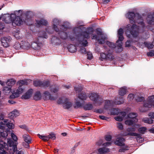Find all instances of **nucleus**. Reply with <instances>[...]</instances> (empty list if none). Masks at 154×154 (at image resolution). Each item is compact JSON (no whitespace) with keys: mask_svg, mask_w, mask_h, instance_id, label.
Wrapping results in <instances>:
<instances>
[{"mask_svg":"<svg viewBox=\"0 0 154 154\" xmlns=\"http://www.w3.org/2000/svg\"><path fill=\"white\" fill-rule=\"evenodd\" d=\"M43 99L45 100H55L57 97H54L52 96L50 93L48 91H45L44 92L42 95Z\"/></svg>","mask_w":154,"mask_h":154,"instance_id":"nucleus-15","label":"nucleus"},{"mask_svg":"<svg viewBox=\"0 0 154 154\" xmlns=\"http://www.w3.org/2000/svg\"><path fill=\"white\" fill-rule=\"evenodd\" d=\"M83 107L85 110H91L93 108V106L91 104L88 103L85 105Z\"/></svg>","mask_w":154,"mask_h":154,"instance_id":"nucleus-35","label":"nucleus"},{"mask_svg":"<svg viewBox=\"0 0 154 154\" xmlns=\"http://www.w3.org/2000/svg\"><path fill=\"white\" fill-rule=\"evenodd\" d=\"M42 82L39 80L35 81L33 82V85L36 87L42 86Z\"/></svg>","mask_w":154,"mask_h":154,"instance_id":"nucleus-43","label":"nucleus"},{"mask_svg":"<svg viewBox=\"0 0 154 154\" xmlns=\"http://www.w3.org/2000/svg\"><path fill=\"white\" fill-rule=\"evenodd\" d=\"M146 128L145 127H143L139 128L138 129V132L142 134H144L146 130Z\"/></svg>","mask_w":154,"mask_h":154,"instance_id":"nucleus-41","label":"nucleus"},{"mask_svg":"<svg viewBox=\"0 0 154 154\" xmlns=\"http://www.w3.org/2000/svg\"><path fill=\"white\" fill-rule=\"evenodd\" d=\"M74 89L75 91H76V93H77V92H79L81 91L82 90V88L81 86H79L77 87H75Z\"/></svg>","mask_w":154,"mask_h":154,"instance_id":"nucleus-54","label":"nucleus"},{"mask_svg":"<svg viewBox=\"0 0 154 154\" xmlns=\"http://www.w3.org/2000/svg\"><path fill=\"white\" fill-rule=\"evenodd\" d=\"M90 99L94 101L95 103L98 104L99 105L102 103V99L100 97L98 94L96 93H91L90 96Z\"/></svg>","mask_w":154,"mask_h":154,"instance_id":"nucleus-14","label":"nucleus"},{"mask_svg":"<svg viewBox=\"0 0 154 154\" xmlns=\"http://www.w3.org/2000/svg\"><path fill=\"white\" fill-rule=\"evenodd\" d=\"M52 42L55 43L57 44H59L61 43V41L60 39L56 37H54L51 39Z\"/></svg>","mask_w":154,"mask_h":154,"instance_id":"nucleus-36","label":"nucleus"},{"mask_svg":"<svg viewBox=\"0 0 154 154\" xmlns=\"http://www.w3.org/2000/svg\"><path fill=\"white\" fill-rule=\"evenodd\" d=\"M50 90L51 92L55 93L58 91V88L55 85H52L50 87Z\"/></svg>","mask_w":154,"mask_h":154,"instance_id":"nucleus-37","label":"nucleus"},{"mask_svg":"<svg viewBox=\"0 0 154 154\" xmlns=\"http://www.w3.org/2000/svg\"><path fill=\"white\" fill-rule=\"evenodd\" d=\"M69 51L71 53H74L76 51L77 49L76 47L74 45H69L68 47Z\"/></svg>","mask_w":154,"mask_h":154,"instance_id":"nucleus-30","label":"nucleus"},{"mask_svg":"<svg viewBox=\"0 0 154 154\" xmlns=\"http://www.w3.org/2000/svg\"><path fill=\"white\" fill-rule=\"evenodd\" d=\"M87 96L85 93H81L78 95L79 98L82 100H85L87 98Z\"/></svg>","mask_w":154,"mask_h":154,"instance_id":"nucleus-39","label":"nucleus"},{"mask_svg":"<svg viewBox=\"0 0 154 154\" xmlns=\"http://www.w3.org/2000/svg\"><path fill=\"white\" fill-rule=\"evenodd\" d=\"M144 99V98L143 97L138 96L137 98H135L136 100L138 102H141Z\"/></svg>","mask_w":154,"mask_h":154,"instance_id":"nucleus-53","label":"nucleus"},{"mask_svg":"<svg viewBox=\"0 0 154 154\" xmlns=\"http://www.w3.org/2000/svg\"><path fill=\"white\" fill-rule=\"evenodd\" d=\"M31 80L29 79L22 80L18 81L17 82V84H19L20 86L16 92L14 91L12 93V94L10 96L11 98H14L18 97L20 94H22L24 90V88L22 87V86L24 85H28L29 82H30Z\"/></svg>","mask_w":154,"mask_h":154,"instance_id":"nucleus-5","label":"nucleus"},{"mask_svg":"<svg viewBox=\"0 0 154 154\" xmlns=\"http://www.w3.org/2000/svg\"><path fill=\"white\" fill-rule=\"evenodd\" d=\"M38 37L34 38L33 37L31 36L28 39L27 42H25L23 43V45L22 47L23 49H28L32 46L33 44L35 43V46H40L42 43L43 38H47V36L46 33L44 32H40L38 35Z\"/></svg>","mask_w":154,"mask_h":154,"instance_id":"nucleus-3","label":"nucleus"},{"mask_svg":"<svg viewBox=\"0 0 154 154\" xmlns=\"http://www.w3.org/2000/svg\"><path fill=\"white\" fill-rule=\"evenodd\" d=\"M42 96L40 91L36 92L34 94L33 99L35 100H38L41 99Z\"/></svg>","mask_w":154,"mask_h":154,"instance_id":"nucleus-27","label":"nucleus"},{"mask_svg":"<svg viewBox=\"0 0 154 154\" xmlns=\"http://www.w3.org/2000/svg\"><path fill=\"white\" fill-rule=\"evenodd\" d=\"M5 125L2 122H0V128L4 129L5 128Z\"/></svg>","mask_w":154,"mask_h":154,"instance_id":"nucleus-63","label":"nucleus"},{"mask_svg":"<svg viewBox=\"0 0 154 154\" xmlns=\"http://www.w3.org/2000/svg\"><path fill=\"white\" fill-rule=\"evenodd\" d=\"M58 101V103L59 104L63 103V107L65 109H69L72 106L71 103L69 101L68 99L66 98L65 100V101L63 102L62 100L60 99Z\"/></svg>","mask_w":154,"mask_h":154,"instance_id":"nucleus-20","label":"nucleus"},{"mask_svg":"<svg viewBox=\"0 0 154 154\" xmlns=\"http://www.w3.org/2000/svg\"><path fill=\"white\" fill-rule=\"evenodd\" d=\"M125 140V139L123 138H117V139L114 142V143L118 146H123L125 145L124 142Z\"/></svg>","mask_w":154,"mask_h":154,"instance_id":"nucleus-24","label":"nucleus"},{"mask_svg":"<svg viewBox=\"0 0 154 154\" xmlns=\"http://www.w3.org/2000/svg\"><path fill=\"white\" fill-rule=\"evenodd\" d=\"M118 35L119 37V39L116 42V45H118L117 46L118 47V49L119 50L116 51V52L117 53L120 52L122 51V41L124 39V37L123 35Z\"/></svg>","mask_w":154,"mask_h":154,"instance_id":"nucleus-17","label":"nucleus"},{"mask_svg":"<svg viewBox=\"0 0 154 154\" xmlns=\"http://www.w3.org/2000/svg\"><path fill=\"white\" fill-rule=\"evenodd\" d=\"M105 139L107 141H109L112 139V137L110 135H107L105 136Z\"/></svg>","mask_w":154,"mask_h":154,"instance_id":"nucleus-57","label":"nucleus"},{"mask_svg":"<svg viewBox=\"0 0 154 154\" xmlns=\"http://www.w3.org/2000/svg\"><path fill=\"white\" fill-rule=\"evenodd\" d=\"M14 16L15 15L12 14H11L10 15H5L2 18V20L6 23H12L13 19Z\"/></svg>","mask_w":154,"mask_h":154,"instance_id":"nucleus-18","label":"nucleus"},{"mask_svg":"<svg viewBox=\"0 0 154 154\" xmlns=\"http://www.w3.org/2000/svg\"><path fill=\"white\" fill-rule=\"evenodd\" d=\"M137 114L135 113H130L127 115V118L129 119L125 121V123L128 125H131L138 122L137 118ZM127 118V117H126Z\"/></svg>","mask_w":154,"mask_h":154,"instance_id":"nucleus-9","label":"nucleus"},{"mask_svg":"<svg viewBox=\"0 0 154 154\" xmlns=\"http://www.w3.org/2000/svg\"><path fill=\"white\" fill-rule=\"evenodd\" d=\"M123 29L120 28L118 31V35H123Z\"/></svg>","mask_w":154,"mask_h":154,"instance_id":"nucleus-62","label":"nucleus"},{"mask_svg":"<svg viewBox=\"0 0 154 154\" xmlns=\"http://www.w3.org/2000/svg\"><path fill=\"white\" fill-rule=\"evenodd\" d=\"M135 130V128L133 127L128 128L126 130L128 132H134Z\"/></svg>","mask_w":154,"mask_h":154,"instance_id":"nucleus-51","label":"nucleus"},{"mask_svg":"<svg viewBox=\"0 0 154 154\" xmlns=\"http://www.w3.org/2000/svg\"><path fill=\"white\" fill-rule=\"evenodd\" d=\"M36 25L39 26L41 25L46 26L48 24L47 21L43 19H41L40 20H36Z\"/></svg>","mask_w":154,"mask_h":154,"instance_id":"nucleus-25","label":"nucleus"},{"mask_svg":"<svg viewBox=\"0 0 154 154\" xmlns=\"http://www.w3.org/2000/svg\"><path fill=\"white\" fill-rule=\"evenodd\" d=\"M80 52L83 54H85L87 53V51L85 48L84 47H82L80 48Z\"/></svg>","mask_w":154,"mask_h":154,"instance_id":"nucleus-52","label":"nucleus"},{"mask_svg":"<svg viewBox=\"0 0 154 154\" xmlns=\"http://www.w3.org/2000/svg\"><path fill=\"white\" fill-rule=\"evenodd\" d=\"M146 20L148 24L154 25V13H149L148 14Z\"/></svg>","mask_w":154,"mask_h":154,"instance_id":"nucleus-19","label":"nucleus"},{"mask_svg":"<svg viewBox=\"0 0 154 154\" xmlns=\"http://www.w3.org/2000/svg\"><path fill=\"white\" fill-rule=\"evenodd\" d=\"M16 82V81L13 79H10L8 80L6 84L8 85V87H5L3 89V91L5 94H8L11 92V87L14 85Z\"/></svg>","mask_w":154,"mask_h":154,"instance_id":"nucleus-10","label":"nucleus"},{"mask_svg":"<svg viewBox=\"0 0 154 154\" xmlns=\"http://www.w3.org/2000/svg\"><path fill=\"white\" fill-rule=\"evenodd\" d=\"M96 32L98 36L96 35H93L92 38L96 39L100 44L104 43L107 38L106 36L103 33L101 30L100 29H96Z\"/></svg>","mask_w":154,"mask_h":154,"instance_id":"nucleus-6","label":"nucleus"},{"mask_svg":"<svg viewBox=\"0 0 154 154\" xmlns=\"http://www.w3.org/2000/svg\"><path fill=\"white\" fill-rule=\"evenodd\" d=\"M48 136L49 138V140L50 139L54 140L56 138L55 135L53 133H51L48 135Z\"/></svg>","mask_w":154,"mask_h":154,"instance_id":"nucleus-46","label":"nucleus"},{"mask_svg":"<svg viewBox=\"0 0 154 154\" xmlns=\"http://www.w3.org/2000/svg\"><path fill=\"white\" fill-rule=\"evenodd\" d=\"M143 44L146 47H147L149 49H151L152 48L153 46H154L153 45L152 43V44H151L147 42H144Z\"/></svg>","mask_w":154,"mask_h":154,"instance_id":"nucleus-45","label":"nucleus"},{"mask_svg":"<svg viewBox=\"0 0 154 154\" xmlns=\"http://www.w3.org/2000/svg\"><path fill=\"white\" fill-rule=\"evenodd\" d=\"M38 135L40 139H42L44 141H46L49 140L48 136L41 135L39 134H38Z\"/></svg>","mask_w":154,"mask_h":154,"instance_id":"nucleus-38","label":"nucleus"},{"mask_svg":"<svg viewBox=\"0 0 154 154\" xmlns=\"http://www.w3.org/2000/svg\"><path fill=\"white\" fill-rule=\"evenodd\" d=\"M117 127L120 130H122L123 128V126L122 124L120 122H118L117 123Z\"/></svg>","mask_w":154,"mask_h":154,"instance_id":"nucleus-58","label":"nucleus"},{"mask_svg":"<svg viewBox=\"0 0 154 154\" xmlns=\"http://www.w3.org/2000/svg\"><path fill=\"white\" fill-rule=\"evenodd\" d=\"M152 106L154 107V95L148 97V100L144 103L143 107L140 109V111L143 112H146Z\"/></svg>","mask_w":154,"mask_h":154,"instance_id":"nucleus-7","label":"nucleus"},{"mask_svg":"<svg viewBox=\"0 0 154 154\" xmlns=\"http://www.w3.org/2000/svg\"><path fill=\"white\" fill-rule=\"evenodd\" d=\"M147 55L148 56L153 57L154 56V51L152 50L150 52L147 53Z\"/></svg>","mask_w":154,"mask_h":154,"instance_id":"nucleus-56","label":"nucleus"},{"mask_svg":"<svg viewBox=\"0 0 154 154\" xmlns=\"http://www.w3.org/2000/svg\"><path fill=\"white\" fill-rule=\"evenodd\" d=\"M20 31L19 30L17 31V32L16 33H15L14 35V37L17 39L20 38V36H19Z\"/></svg>","mask_w":154,"mask_h":154,"instance_id":"nucleus-61","label":"nucleus"},{"mask_svg":"<svg viewBox=\"0 0 154 154\" xmlns=\"http://www.w3.org/2000/svg\"><path fill=\"white\" fill-rule=\"evenodd\" d=\"M149 116L152 119L154 118V112H150L149 114Z\"/></svg>","mask_w":154,"mask_h":154,"instance_id":"nucleus-64","label":"nucleus"},{"mask_svg":"<svg viewBox=\"0 0 154 154\" xmlns=\"http://www.w3.org/2000/svg\"><path fill=\"white\" fill-rule=\"evenodd\" d=\"M126 88L124 87L121 88L119 90V94L121 96L124 95L126 93Z\"/></svg>","mask_w":154,"mask_h":154,"instance_id":"nucleus-34","label":"nucleus"},{"mask_svg":"<svg viewBox=\"0 0 154 154\" xmlns=\"http://www.w3.org/2000/svg\"><path fill=\"white\" fill-rule=\"evenodd\" d=\"M33 93V90L30 89L22 96L21 98L25 100L28 99L32 96Z\"/></svg>","mask_w":154,"mask_h":154,"instance_id":"nucleus-21","label":"nucleus"},{"mask_svg":"<svg viewBox=\"0 0 154 154\" xmlns=\"http://www.w3.org/2000/svg\"><path fill=\"white\" fill-rule=\"evenodd\" d=\"M137 134L136 135H133L136 137L137 141L139 143H142L143 140V139L141 135L139 134L136 133Z\"/></svg>","mask_w":154,"mask_h":154,"instance_id":"nucleus-33","label":"nucleus"},{"mask_svg":"<svg viewBox=\"0 0 154 154\" xmlns=\"http://www.w3.org/2000/svg\"><path fill=\"white\" fill-rule=\"evenodd\" d=\"M22 45H21L19 43L16 42L14 46V48L16 50H18L22 48Z\"/></svg>","mask_w":154,"mask_h":154,"instance_id":"nucleus-44","label":"nucleus"},{"mask_svg":"<svg viewBox=\"0 0 154 154\" xmlns=\"http://www.w3.org/2000/svg\"><path fill=\"white\" fill-rule=\"evenodd\" d=\"M84 103H81L79 101H76L74 105V107L75 109H77L81 107L84 104Z\"/></svg>","mask_w":154,"mask_h":154,"instance_id":"nucleus-40","label":"nucleus"},{"mask_svg":"<svg viewBox=\"0 0 154 154\" xmlns=\"http://www.w3.org/2000/svg\"><path fill=\"white\" fill-rule=\"evenodd\" d=\"M106 44L110 48H116V51H117L119 50L118 49V47L117 46L118 45H115L113 43L109 41H106Z\"/></svg>","mask_w":154,"mask_h":154,"instance_id":"nucleus-28","label":"nucleus"},{"mask_svg":"<svg viewBox=\"0 0 154 154\" xmlns=\"http://www.w3.org/2000/svg\"><path fill=\"white\" fill-rule=\"evenodd\" d=\"M111 114L112 115H119L115 117V119L117 121H122L123 119L125 117L126 113L124 112H120V110L119 109H112L110 111Z\"/></svg>","mask_w":154,"mask_h":154,"instance_id":"nucleus-8","label":"nucleus"},{"mask_svg":"<svg viewBox=\"0 0 154 154\" xmlns=\"http://www.w3.org/2000/svg\"><path fill=\"white\" fill-rule=\"evenodd\" d=\"M100 58L101 60H112L114 58L112 53L110 50L105 51L104 53H102L100 54Z\"/></svg>","mask_w":154,"mask_h":154,"instance_id":"nucleus-12","label":"nucleus"},{"mask_svg":"<svg viewBox=\"0 0 154 154\" xmlns=\"http://www.w3.org/2000/svg\"><path fill=\"white\" fill-rule=\"evenodd\" d=\"M1 135L3 137H6L8 136V134L6 131H3L1 132Z\"/></svg>","mask_w":154,"mask_h":154,"instance_id":"nucleus-59","label":"nucleus"},{"mask_svg":"<svg viewBox=\"0 0 154 154\" xmlns=\"http://www.w3.org/2000/svg\"><path fill=\"white\" fill-rule=\"evenodd\" d=\"M136 134H136V133L128 132V133H124L122 135L125 136H126L128 135L133 136V135H136Z\"/></svg>","mask_w":154,"mask_h":154,"instance_id":"nucleus-48","label":"nucleus"},{"mask_svg":"<svg viewBox=\"0 0 154 154\" xmlns=\"http://www.w3.org/2000/svg\"><path fill=\"white\" fill-rule=\"evenodd\" d=\"M23 137L24 141L27 144L31 143V139L30 137L28 134H25L23 135Z\"/></svg>","mask_w":154,"mask_h":154,"instance_id":"nucleus-26","label":"nucleus"},{"mask_svg":"<svg viewBox=\"0 0 154 154\" xmlns=\"http://www.w3.org/2000/svg\"><path fill=\"white\" fill-rule=\"evenodd\" d=\"M20 115L19 112L16 109H14L9 114V117L11 119L16 117Z\"/></svg>","mask_w":154,"mask_h":154,"instance_id":"nucleus-23","label":"nucleus"},{"mask_svg":"<svg viewBox=\"0 0 154 154\" xmlns=\"http://www.w3.org/2000/svg\"><path fill=\"white\" fill-rule=\"evenodd\" d=\"M23 11L22 10H19L18 11H14L13 13L11 14H12L15 15L14 18L15 17H20V16H21L23 14Z\"/></svg>","mask_w":154,"mask_h":154,"instance_id":"nucleus-32","label":"nucleus"},{"mask_svg":"<svg viewBox=\"0 0 154 154\" xmlns=\"http://www.w3.org/2000/svg\"><path fill=\"white\" fill-rule=\"evenodd\" d=\"M143 121L145 123L149 124H152L153 122V120L152 119H149L147 118H146L143 119Z\"/></svg>","mask_w":154,"mask_h":154,"instance_id":"nucleus-42","label":"nucleus"},{"mask_svg":"<svg viewBox=\"0 0 154 154\" xmlns=\"http://www.w3.org/2000/svg\"><path fill=\"white\" fill-rule=\"evenodd\" d=\"M90 33H88L87 32H82L81 35H80V38H83L82 40H80L79 41V43L84 47L86 46L87 45L88 42L86 39H88L89 37V35Z\"/></svg>","mask_w":154,"mask_h":154,"instance_id":"nucleus-13","label":"nucleus"},{"mask_svg":"<svg viewBox=\"0 0 154 154\" xmlns=\"http://www.w3.org/2000/svg\"><path fill=\"white\" fill-rule=\"evenodd\" d=\"M98 151L100 154H102L109 152V149L108 148L103 147L99 149Z\"/></svg>","mask_w":154,"mask_h":154,"instance_id":"nucleus-29","label":"nucleus"},{"mask_svg":"<svg viewBox=\"0 0 154 154\" xmlns=\"http://www.w3.org/2000/svg\"><path fill=\"white\" fill-rule=\"evenodd\" d=\"M11 40V38L10 37L2 38L1 39V41L2 45L5 47H7L9 46V42Z\"/></svg>","mask_w":154,"mask_h":154,"instance_id":"nucleus-16","label":"nucleus"},{"mask_svg":"<svg viewBox=\"0 0 154 154\" xmlns=\"http://www.w3.org/2000/svg\"><path fill=\"white\" fill-rule=\"evenodd\" d=\"M60 21L57 19L55 18L53 20V28L57 32H58V37H60L63 39H65L67 38V34L65 31L68 30L69 28L62 25L61 26L60 31L57 28V26L59 25Z\"/></svg>","mask_w":154,"mask_h":154,"instance_id":"nucleus-4","label":"nucleus"},{"mask_svg":"<svg viewBox=\"0 0 154 154\" xmlns=\"http://www.w3.org/2000/svg\"><path fill=\"white\" fill-rule=\"evenodd\" d=\"M8 120L5 119L4 121V122L6 123V124L7 127L9 128L13 129L14 127V125L12 123L8 122Z\"/></svg>","mask_w":154,"mask_h":154,"instance_id":"nucleus-31","label":"nucleus"},{"mask_svg":"<svg viewBox=\"0 0 154 154\" xmlns=\"http://www.w3.org/2000/svg\"><path fill=\"white\" fill-rule=\"evenodd\" d=\"M12 22V25L14 26H20L22 24L23 22H25L29 25L31 24L30 23H28V21H30L31 20L30 19H25V20H23L22 18L19 17H15L13 18Z\"/></svg>","mask_w":154,"mask_h":154,"instance_id":"nucleus-11","label":"nucleus"},{"mask_svg":"<svg viewBox=\"0 0 154 154\" xmlns=\"http://www.w3.org/2000/svg\"><path fill=\"white\" fill-rule=\"evenodd\" d=\"M11 136L14 142L10 139H8V145L3 141H0V154H14L17 149L18 139L13 133H11Z\"/></svg>","mask_w":154,"mask_h":154,"instance_id":"nucleus-2","label":"nucleus"},{"mask_svg":"<svg viewBox=\"0 0 154 154\" xmlns=\"http://www.w3.org/2000/svg\"><path fill=\"white\" fill-rule=\"evenodd\" d=\"M88 59L91 60L92 58V54L90 52H88L87 53Z\"/></svg>","mask_w":154,"mask_h":154,"instance_id":"nucleus-60","label":"nucleus"},{"mask_svg":"<svg viewBox=\"0 0 154 154\" xmlns=\"http://www.w3.org/2000/svg\"><path fill=\"white\" fill-rule=\"evenodd\" d=\"M74 34L76 35L77 33H78L81 31V29L79 27H75L73 29Z\"/></svg>","mask_w":154,"mask_h":154,"instance_id":"nucleus-49","label":"nucleus"},{"mask_svg":"<svg viewBox=\"0 0 154 154\" xmlns=\"http://www.w3.org/2000/svg\"><path fill=\"white\" fill-rule=\"evenodd\" d=\"M125 16L129 19L131 23H137L138 25V26L134 24L131 26L130 24H128L126 27L127 36L129 38L131 36L133 37L131 42H135L139 39L137 37L139 32H141V30L143 31L146 27L142 17L139 14H135L132 12H128L126 14Z\"/></svg>","mask_w":154,"mask_h":154,"instance_id":"nucleus-1","label":"nucleus"},{"mask_svg":"<svg viewBox=\"0 0 154 154\" xmlns=\"http://www.w3.org/2000/svg\"><path fill=\"white\" fill-rule=\"evenodd\" d=\"M99 117L100 119L103 120H106L107 121H109L110 120V117H107L103 116H99Z\"/></svg>","mask_w":154,"mask_h":154,"instance_id":"nucleus-47","label":"nucleus"},{"mask_svg":"<svg viewBox=\"0 0 154 154\" xmlns=\"http://www.w3.org/2000/svg\"><path fill=\"white\" fill-rule=\"evenodd\" d=\"M134 97V95L133 94H130L128 96V100L129 101L133 100Z\"/></svg>","mask_w":154,"mask_h":154,"instance_id":"nucleus-55","label":"nucleus"},{"mask_svg":"<svg viewBox=\"0 0 154 154\" xmlns=\"http://www.w3.org/2000/svg\"><path fill=\"white\" fill-rule=\"evenodd\" d=\"M49 82H42V87L44 88L48 87L49 85Z\"/></svg>","mask_w":154,"mask_h":154,"instance_id":"nucleus-50","label":"nucleus"},{"mask_svg":"<svg viewBox=\"0 0 154 154\" xmlns=\"http://www.w3.org/2000/svg\"><path fill=\"white\" fill-rule=\"evenodd\" d=\"M121 99H122L121 101H118L117 102H114L112 100H106L105 102V106L106 107V106H112L113 104V103H115L116 104H120L124 102V100L123 98H121Z\"/></svg>","mask_w":154,"mask_h":154,"instance_id":"nucleus-22","label":"nucleus"}]
</instances>
